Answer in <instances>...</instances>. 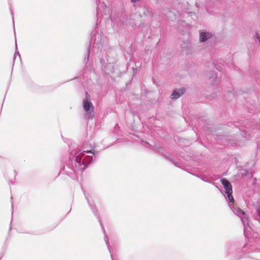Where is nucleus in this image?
I'll return each instance as SVG.
<instances>
[{"instance_id":"f257e3e1","label":"nucleus","mask_w":260,"mask_h":260,"mask_svg":"<svg viewBox=\"0 0 260 260\" xmlns=\"http://www.w3.org/2000/svg\"><path fill=\"white\" fill-rule=\"evenodd\" d=\"M83 108L89 118H92L93 117V107L88 99H86L83 102Z\"/></svg>"},{"instance_id":"f03ea898","label":"nucleus","mask_w":260,"mask_h":260,"mask_svg":"<svg viewBox=\"0 0 260 260\" xmlns=\"http://www.w3.org/2000/svg\"><path fill=\"white\" fill-rule=\"evenodd\" d=\"M221 182L225 189V193L233 192L232 186L228 180L222 178L221 179Z\"/></svg>"},{"instance_id":"7ed1b4c3","label":"nucleus","mask_w":260,"mask_h":260,"mask_svg":"<svg viewBox=\"0 0 260 260\" xmlns=\"http://www.w3.org/2000/svg\"><path fill=\"white\" fill-rule=\"evenodd\" d=\"M184 93V90L183 89H180L179 90H174L171 95L172 99H177L180 96L183 95Z\"/></svg>"},{"instance_id":"20e7f679","label":"nucleus","mask_w":260,"mask_h":260,"mask_svg":"<svg viewBox=\"0 0 260 260\" xmlns=\"http://www.w3.org/2000/svg\"><path fill=\"white\" fill-rule=\"evenodd\" d=\"M210 35L209 34L202 32L200 34V40L201 42H204L206 41L209 38H210Z\"/></svg>"},{"instance_id":"39448f33","label":"nucleus","mask_w":260,"mask_h":260,"mask_svg":"<svg viewBox=\"0 0 260 260\" xmlns=\"http://www.w3.org/2000/svg\"><path fill=\"white\" fill-rule=\"evenodd\" d=\"M232 193L233 192H229L226 193L228 195V198L230 202H233L234 201V198L232 196Z\"/></svg>"},{"instance_id":"423d86ee","label":"nucleus","mask_w":260,"mask_h":260,"mask_svg":"<svg viewBox=\"0 0 260 260\" xmlns=\"http://www.w3.org/2000/svg\"><path fill=\"white\" fill-rule=\"evenodd\" d=\"M256 38L258 39L259 42L260 43V35H259L258 34H256Z\"/></svg>"},{"instance_id":"0eeeda50","label":"nucleus","mask_w":260,"mask_h":260,"mask_svg":"<svg viewBox=\"0 0 260 260\" xmlns=\"http://www.w3.org/2000/svg\"><path fill=\"white\" fill-rule=\"evenodd\" d=\"M84 152H86V153H92V152H91V151H85Z\"/></svg>"},{"instance_id":"6e6552de","label":"nucleus","mask_w":260,"mask_h":260,"mask_svg":"<svg viewBox=\"0 0 260 260\" xmlns=\"http://www.w3.org/2000/svg\"><path fill=\"white\" fill-rule=\"evenodd\" d=\"M82 155L80 157V155H78V156L77 157V158H78V157H80V158H81V157H82Z\"/></svg>"},{"instance_id":"1a4fd4ad","label":"nucleus","mask_w":260,"mask_h":260,"mask_svg":"<svg viewBox=\"0 0 260 260\" xmlns=\"http://www.w3.org/2000/svg\"><path fill=\"white\" fill-rule=\"evenodd\" d=\"M241 213H242L243 214H244V212L243 211H241Z\"/></svg>"}]
</instances>
